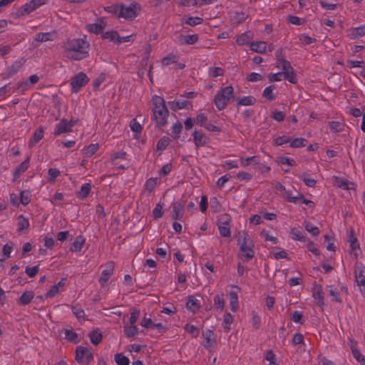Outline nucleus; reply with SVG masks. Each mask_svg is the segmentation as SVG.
<instances>
[{
    "label": "nucleus",
    "instance_id": "obj_1",
    "mask_svg": "<svg viewBox=\"0 0 365 365\" xmlns=\"http://www.w3.org/2000/svg\"><path fill=\"white\" fill-rule=\"evenodd\" d=\"M90 46L86 38H76L68 39L63 46V51L71 61H81L88 56Z\"/></svg>",
    "mask_w": 365,
    "mask_h": 365
},
{
    "label": "nucleus",
    "instance_id": "obj_2",
    "mask_svg": "<svg viewBox=\"0 0 365 365\" xmlns=\"http://www.w3.org/2000/svg\"><path fill=\"white\" fill-rule=\"evenodd\" d=\"M237 243L239 246L238 258L245 262L250 261L255 255V243L246 230L237 233Z\"/></svg>",
    "mask_w": 365,
    "mask_h": 365
},
{
    "label": "nucleus",
    "instance_id": "obj_3",
    "mask_svg": "<svg viewBox=\"0 0 365 365\" xmlns=\"http://www.w3.org/2000/svg\"><path fill=\"white\" fill-rule=\"evenodd\" d=\"M152 120L158 128L165 126L168 123L169 111L164 99L157 95L151 99Z\"/></svg>",
    "mask_w": 365,
    "mask_h": 365
},
{
    "label": "nucleus",
    "instance_id": "obj_4",
    "mask_svg": "<svg viewBox=\"0 0 365 365\" xmlns=\"http://www.w3.org/2000/svg\"><path fill=\"white\" fill-rule=\"evenodd\" d=\"M276 67L281 69L284 74V79L291 83H297V78L294 70L291 66V63L287 61L282 55V50L277 51L276 53Z\"/></svg>",
    "mask_w": 365,
    "mask_h": 365
},
{
    "label": "nucleus",
    "instance_id": "obj_5",
    "mask_svg": "<svg viewBox=\"0 0 365 365\" xmlns=\"http://www.w3.org/2000/svg\"><path fill=\"white\" fill-rule=\"evenodd\" d=\"M234 97V88L232 86H227L217 91L214 98V103L218 110H222L229 104L230 101Z\"/></svg>",
    "mask_w": 365,
    "mask_h": 365
},
{
    "label": "nucleus",
    "instance_id": "obj_6",
    "mask_svg": "<svg viewBox=\"0 0 365 365\" xmlns=\"http://www.w3.org/2000/svg\"><path fill=\"white\" fill-rule=\"evenodd\" d=\"M140 10L141 6L139 3L134 1L127 6L121 4L120 19L133 21L138 16Z\"/></svg>",
    "mask_w": 365,
    "mask_h": 365
},
{
    "label": "nucleus",
    "instance_id": "obj_7",
    "mask_svg": "<svg viewBox=\"0 0 365 365\" xmlns=\"http://www.w3.org/2000/svg\"><path fill=\"white\" fill-rule=\"evenodd\" d=\"M89 81V78L83 72H78L73 77L71 78L70 86L71 92L77 93L80 90L84 87Z\"/></svg>",
    "mask_w": 365,
    "mask_h": 365
},
{
    "label": "nucleus",
    "instance_id": "obj_8",
    "mask_svg": "<svg viewBox=\"0 0 365 365\" xmlns=\"http://www.w3.org/2000/svg\"><path fill=\"white\" fill-rule=\"evenodd\" d=\"M75 359L81 365H87L93 360V355L87 347L78 346L76 349Z\"/></svg>",
    "mask_w": 365,
    "mask_h": 365
},
{
    "label": "nucleus",
    "instance_id": "obj_9",
    "mask_svg": "<svg viewBox=\"0 0 365 365\" xmlns=\"http://www.w3.org/2000/svg\"><path fill=\"white\" fill-rule=\"evenodd\" d=\"M230 289L227 292V298L229 300L230 310L233 312H237L240 307L238 294L240 288L236 285H232Z\"/></svg>",
    "mask_w": 365,
    "mask_h": 365
},
{
    "label": "nucleus",
    "instance_id": "obj_10",
    "mask_svg": "<svg viewBox=\"0 0 365 365\" xmlns=\"http://www.w3.org/2000/svg\"><path fill=\"white\" fill-rule=\"evenodd\" d=\"M347 242L349 245L350 255L356 259L361 252L359 242L351 229L347 235Z\"/></svg>",
    "mask_w": 365,
    "mask_h": 365
},
{
    "label": "nucleus",
    "instance_id": "obj_11",
    "mask_svg": "<svg viewBox=\"0 0 365 365\" xmlns=\"http://www.w3.org/2000/svg\"><path fill=\"white\" fill-rule=\"evenodd\" d=\"M46 0H31L22 5L19 9V13L21 16L28 15L34 11L38 8L44 5Z\"/></svg>",
    "mask_w": 365,
    "mask_h": 365
},
{
    "label": "nucleus",
    "instance_id": "obj_12",
    "mask_svg": "<svg viewBox=\"0 0 365 365\" xmlns=\"http://www.w3.org/2000/svg\"><path fill=\"white\" fill-rule=\"evenodd\" d=\"M355 278L359 290L364 298L365 299V267H356L355 269Z\"/></svg>",
    "mask_w": 365,
    "mask_h": 365
},
{
    "label": "nucleus",
    "instance_id": "obj_13",
    "mask_svg": "<svg viewBox=\"0 0 365 365\" xmlns=\"http://www.w3.org/2000/svg\"><path fill=\"white\" fill-rule=\"evenodd\" d=\"M106 26V21L103 18H98L93 24H88L86 29L90 34H101Z\"/></svg>",
    "mask_w": 365,
    "mask_h": 365
},
{
    "label": "nucleus",
    "instance_id": "obj_14",
    "mask_svg": "<svg viewBox=\"0 0 365 365\" xmlns=\"http://www.w3.org/2000/svg\"><path fill=\"white\" fill-rule=\"evenodd\" d=\"M104 267L99 279V282L102 286H104L107 283L113 274L115 263L111 261L108 262L104 265Z\"/></svg>",
    "mask_w": 365,
    "mask_h": 365
},
{
    "label": "nucleus",
    "instance_id": "obj_15",
    "mask_svg": "<svg viewBox=\"0 0 365 365\" xmlns=\"http://www.w3.org/2000/svg\"><path fill=\"white\" fill-rule=\"evenodd\" d=\"M172 218L175 220H180L184 215L185 202L176 201L172 204Z\"/></svg>",
    "mask_w": 365,
    "mask_h": 365
},
{
    "label": "nucleus",
    "instance_id": "obj_16",
    "mask_svg": "<svg viewBox=\"0 0 365 365\" xmlns=\"http://www.w3.org/2000/svg\"><path fill=\"white\" fill-rule=\"evenodd\" d=\"M171 110L176 111L181 109L191 110L192 108V103L190 101L184 99H178L173 101L168 102Z\"/></svg>",
    "mask_w": 365,
    "mask_h": 365
},
{
    "label": "nucleus",
    "instance_id": "obj_17",
    "mask_svg": "<svg viewBox=\"0 0 365 365\" xmlns=\"http://www.w3.org/2000/svg\"><path fill=\"white\" fill-rule=\"evenodd\" d=\"M204 339L203 346L205 349H210L215 344V337L214 332L210 329H207L202 332Z\"/></svg>",
    "mask_w": 365,
    "mask_h": 365
},
{
    "label": "nucleus",
    "instance_id": "obj_18",
    "mask_svg": "<svg viewBox=\"0 0 365 365\" xmlns=\"http://www.w3.org/2000/svg\"><path fill=\"white\" fill-rule=\"evenodd\" d=\"M67 123V119L63 118L60 120V122L56 125L54 128L53 135L55 136H58L61 134L71 132V128Z\"/></svg>",
    "mask_w": 365,
    "mask_h": 365
},
{
    "label": "nucleus",
    "instance_id": "obj_19",
    "mask_svg": "<svg viewBox=\"0 0 365 365\" xmlns=\"http://www.w3.org/2000/svg\"><path fill=\"white\" fill-rule=\"evenodd\" d=\"M347 36L351 39H356L365 36V25H361L358 27H353L347 29Z\"/></svg>",
    "mask_w": 365,
    "mask_h": 365
},
{
    "label": "nucleus",
    "instance_id": "obj_20",
    "mask_svg": "<svg viewBox=\"0 0 365 365\" xmlns=\"http://www.w3.org/2000/svg\"><path fill=\"white\" fill-rule=\"evenodd\" d=\"M66 282V279H61L56 284L53 285L51 289L46 292V298H52L55 297L59 292L63 290V287Z\"/></svg>",
    "mask_w": 365,
    "mask_h": 365
},
{
    "label": "nucleus",
    "instance_id": "obj_21",
    "mask_svg": "<svg viewBox=\"0 0 365 365\" xmlns=\"http://www.w3.org/2000/svg\"><path fill=\"white\" fill-rule=\"evenodd\" d=\"M193 142L196 147H202L208 143L207 137L201 131L195 130L192 133Z\"/></svg>",
    "mask_w": 365,
    "mask_h": 365
},
{
    "label": "nucleus",
    "instance_id": "obj_22",
    "mask_svg": "<svg viewBox=\"0 0 365 365\" xmlns=\"http://www.w3.org/2000/svg\"><path fill=\"white\" fill-rule=\"evenodd\" d=\"M86 244V238L83 235H77L70 247V251L73 253L79 252L82 250Z\"/></svg>",
    "mask_w": 365,
    "mask_h": 365
},
{
    "label": "nucleus",
    "instance_id": "obj_23",
    "mask_svg": "<svg viewBox=\"0 0 365 365\" xmlns=\"http://www.w3.org/2000/svg\"><path fill=\"white\" fill-rule=\"evenodd\" d=\"M30 226L28 218L23 215H19L17 217V231L21 233H26L28 232Z\"/></svg>",
    "mask_w": 365,
    "mask_h": 365
},
{
    "label": "nucleus",
    "instance_id": "obj_24",
    "mask_svg": "<svg viewBox=\"0 0 365 365\" xmlns=\"http://www.w3.org/2000/svg\"><path fill=\"white\" fill-rule=\"evenodd\" d=\"M312 297L317 305L323 309L324 305V294L321 287H315L312 292Z\"/></svg>",
    "mask_w": 365,
    "mask_h": 365
},
{
    "label": "nucleus",
    "instance_id": "obj_25",
    "mask_svg": "<svg viewBox=\"0 0 365 365\" xmlns=\"http://www.w3.org/2000/svg\"><path fill=\"white\" fill-rule=\"evenodd\" d=\"M186 308L188 311L191 312L193 314H195L200 310V302L197 299L195 298L194 297H189L186 302Z\"/></svg>",
    "mask_w": 365,
    "mask_h": 365
},
{
    "label": "nucleus",
    "instance_id": "obj_26",
    "mask_svg": "<svg viewBox=\"0 0 365 365\" xmlns=\"http://www.w3.org/2000/svg\"><path fill=\"white\" fill-rule=\"evenodd\" d=\"M290 237L294 241L304 242L306 241V234L299 228L293 227L289 231Z\"/></svg>",
    "mask_w": 365,
    "mask_h": 365
},
{
    "label": "nucleus",
    "instance_id": "obj_27",
    "mask_svg": "<svg viewBox=\"0 0 365 365\" xmlns=\"http://www.w3.org/2000/svg\"><path fill=\"white\" fill-rule=\"evenodd\" d=\"M250 48L254 52L264 53L267 50V43L265 41H252L250 43Z\"/></svg>",
    "mask_w": 365,
    "mask_h": 365
},
{
    "label": "nucleus",
    "instance_id": "obj_28",
    "mask_svg": "<svg viewBox=\"0 0 365 365\" xmlns=\"http://www.w3.org/2000/svg\"><path fill=\"white\" fill-rule=\"evenodd\" d=\"M73 314L76 316L80 323L85 322L86 313L81 306L78 304H76L71 307Z\"/></svg>",
    "mask_w": 365,
    "mask_h": 365
},
{
    "label": "nucleus",
    "instance_id": "obj_29",
    "mask_svg": "<svg viewBox=\"0 0 365 365\" xmlns=\"http://www.w3.org/2000/svg\"><path fill=\"white\" fill-rule=\"evenodd\" d=\"M253 38V34L250 31L244 32L237 36L236 44L237 46H245L250 43Z\"/></svg>",
    "mask_w": 365,
    "mask_h": 365
},
{
    "label": "nucleus",
    "instance_id": "obj_30",
    "mask_svg": "<svg viewBox=\"0 0 365 365\" xmlns=\"http://www.w3.org/2000/svg\"><path fill=\"white\" fill-rule=\"evenodd\" d=\"M44 130L42 127H39L34 133L32 138L29 140L28 145L33 148L43 138Z\"/></svg>",
    "mask_w": 365,
    "mask_h": 365
},
{
    "label": "nucleus",
    "instance_id": "obj_31",
    "mask_svg": "<svg viewBox=\"0 0 365 365\" xmlns=\"http://www.w3.org/2000/svg\"><path fill=\"white\" fill-rule=\"evenodd\" d=\"M29 167V157L23 161L14 171V180H17Z\"/></svg>",
    "mask_w": 365,
    "mask_h": 365
},
{
    "label": "nucleus",
    "instance_id": "obj_32",
    "mask_svg": "<svg viewBox=\"0 0 365 365\" xmlns=\"http://www.w3.org/2000/svg\"><path fill=\"white\" fill-rule=\"evenodd\" d=\"M34 297V292L32 291L24 292L18 299V304L21 306L29 304Z\"/></svg>",
    "mask_w": 365,
    "mask_h": 365
},
{
    "label": "nucleus",
    "instance_id": "obj_33",
    "mask_svg": "<svg viewBox=\"0 0 365 365\" xmlns=\"http://www.w3.org/2000/svg\"><path fill=\"white\" fill-rule=\"evenodd\" d=\"M237 102L238 106H249L256 103V98L252 96H240L237 98Z\"/></svg>",
    "mask_w": 365,
    "mask_h": 365
},
{
    "label": "nucleus",
    "instance_id": "obj_34",
    "mask_svg": "<svg viewBox=\"0 0 365 365\" xmlns=\"http://www.w3.org/2000/svg\"><path fill=\"white\" fill-rule=\"evenodd\" d=\"M160 181L158 178H150L145 183V190L148 192L151 193L155 187L160 185Z\"/></svg>",
    "mask_w": 365,
    "mask_h": 365
},
{
    "label": "nucleus",
    "instance_id": "obj_35",
    "mask_svg": "<svg viewBox=\"0 0 365 365\" xmlns=\"http://www.w3.org/2000/svg\"><path fill=\"white\" fill-rule=\"evenodd\" d=\"M234 321V317L229 312H225L223 315L222 327L227 332L231 329V324Z\"/></svg>",
    "mask_w": 365,
    "mask_h": 365
},
{
    "label": "nucleus",
    "instance_id": "obj_36",
    "mask_svg": "<svg viewBox=\"0 0 365 365\" xmlns=\"http://www.w3.org/2000/svg\"><path fill=\"white\" fill-rule=\"evenodd\" d=\"M119 34L116 31H108L102 34L103 39L108 40L114 43L118 44Z\"/></svg>",
    "mask_w": 365,
    "mask_h": 365
},
{
    "label": "nucleus",
    "instance_id": "obj_37",
    "mask_svg": "<svg viewBox=\"0 0 365 365\" xmlns=\"http://www.w3.org/2000/svg\"><path fill=\"white\" fill-rule=\"evenodd\" d=\"M123 331L125 334V336L128 338L133 337L138 335V329L135 325L132 324H125L123 327Z\"/></svg>",
    "mask_w": 365,
    "mask_h": 365
},
{
    "label": "nucleus",
    "instance_id": "obj_38",
    "mask_svg": "<svg viewBox=\"0 0 365 365\" xmlns=\"http://www.w3.org/2000/svg\"><path fill=\"white\" fill-rule=\"evenodd\" d=\"M89 339L93 344L98 345L102 341L103 336L101 331L96 329L89 334Z\"/></svg>",
    "mask_w": 365,
    "mask_h": 365
},
{
    "label": "nucleus",
    "instance_id": "obj_39",
    "mask_svg": "<svg viewBox=\"0 0 365 365\" xmlns=\"http://www.w3.org/2000/svg\"><path fill=\"white\" fill-rule=\"evenodd\" d=\"M303 226L306 231H307L312 236H318L320 233L319 229L309 221L305 220L303 222Z\"/></svg>",
    "mask_w": 365,
    "mask_h": 365
},
{
    "label": "nucleus",
    "instance_id": "obj_40",
    "mask_svg": "<svg viewBox=\"0 0 365 365\" xmlns=\"http://www.w3.org/2000/svg\"><path fill=\"white\" fill-rule=\"evenodd\" d=\"M299 178L309 187H314L317 184V180L306 173L299 175Z\"/></svg>",
    "mask_w": 365,
    "mask_h": 365
},
{
    "label": "nucleus",
    "instance_id": "obj_41",
    "mask_svg": "<svg viewBox=\"0 0 365 365\" xmlns=\"http://www.w3.org/2000/svg\"><path fill=\"white\" fill-rule=\"evenodd\" d=\"M274 86L272 85L267 86L262 91L263 98H266L269 101L274 100L276 98V94L274 92Z\"/></svg>",
    "mask_w": 365,
    "mask_h": 365
},
{
    "label": "nucleus",
    "instance_id": "obj_42",
    "mask_svg": "<svg viewBox=\"0 0 365 365\" xmlns=\"http://www.w3.org/2000/svg\"><path fill=\"white\" fill-rule=\"evenodd\" d=\"M21 63L20 61H15L11 66H9L6 73L5 78H9L15 75L21 68Z\"/></svg>",
    "mask_w": 365,
    "mask_h": 365
},
{
    "label": "nucleus",
    "instance_id": "obj_43",
    "mask_svg": "<svg viewBox=\"0 0 365 365\" xmlns=\"http://www.w3.org/2000/svg\"><path fill=\"white\" fill-rule=\"evenodd\" d=\"M55 34L51 32L46 33H38L35 36V41L38 42H46L48 41H53L54 39Z\"/></svg>",
    "mask_w": 365,
    "mask_h": 365
},
{
    "label": "nucleus",
    "instance_id": "obj_44",
    "mask_svg": "<svg viewBox=\"0 0 365 365\" xmlns=\"http://www.w3.org/2000/svg\"><path fill=\"white\" fill-rule=\"evenodd\" d=\"M121 4H112L105 7V11L120 19Z\"/></svg>",
    "mask_w": 365,
    "mask_h": 365
},
{
    "label": "nucleus",
    "instance_id": "obj_45",
    "mask_svg": "<svg viewBox=\"0 0 365 365\" xmlns=\"http://www.w3.org/2000/svg\"><path fill=\"white\" fill-rule=\"evenodd\" d=\"M60 171L57 168H49L47 173L46 180L50 183H53L56 179L60 175Z\"/></svg>",
    "mask_w": 365,
    "mask_h": 365
},
{
    "label": "nucleus",
    "instance_id": "obj_46",
    "mask_svg": "<svg viewBox=\"0 0 365 365\" xmlns=\"http://www.w3.org/2000/svg\"><path fill=\"white\" fill-rule=\"evenodd\" d=\"M282 197L288 202L297 203L299 202L298 195L294 196L292 195V191L290 189H287L284 193H282Z\"/></svg>",
    "mask_w": 365,
    "mask_h": 365
},
{
    "label": "nucleus",
    "instance_id": "obj_47",
    "mask_svg": "<svg viewBox=\"0 0 365 365\" xmlns=\"http://www.w3.org/2000/svg\"><path fill=\"white\" fill-rule=\"evenodd\" d=\"M213 302L214 305L217 310H220V312L223 311L225 307V299L222 294L215 295L214 297Z\"/></svg>",
    "mask_w": 365,
    "mask_h": 365
},
{
    "label": "nucleus",
    "instance_id": "obj_48",
    "mask_svg": "<svg viewBox=\"0 0 365 365\" xmlns=\"http://www.w3.org/2000/svg\"><path fill=\"white\" fill-rule=\"evenodd\" d=\"M91 185L89 182L84 183L81 185V190L78 192V197L84 199L87 197L91 192Z\"/></svg>",
    "mask_w": 365,
    "mask_h": 365
},
{
    "label": "nucleus",
    "instance_id": "obj_49",
    "mask_svg": "<svg viewBox=\"0 0 365 365\" xmlns=\"http://www.w3.org/2000/svg\"><path fill=\"white\" fill-rule=\"evenodd\" d=\"M21 203L26 206L31 202V194L28 190H22L19 195Z\"/></svg>",
    "mask_w": 365,
    "mask_h": 365
},
{
    "label": "nucleus",
    "instance_id": "obj_50",
    "mask_svg": "<svg viewBox=\"0 0 365 365\" xmlns=\"http://www.w3.org/2000/svg\"><path fill=\"white\" fill-rule=\"evenodd\" d=\"M240 162L242 167H247L251 164L257 165L259 163L256 160V156L240 157Z\"/></svg>",
    "mask_w": 365,
    "mask_h": 365
},
{
    "label": "nucleus",
    "instance_id": "obj_51",
    "mask_svg": "<svg viewBox=\"0 0 365 365\" xmlns=\"http://www.w3.org/2000/svg\"><path fill=\"white\" fill-rule=\"evenodd\" d=\"M114 361L117 365H129V359L122 353H117L114 356Z\"/></svg>",
    "mask_w": 365,
    "mask_h": 365
},
{
    "label": "nucleus",
    "instance_id": "obj_52",
    "mask_svg": "<svg viewBox=\"0 0 365 365\" xmlns=\"http://www.w3.org/2000/svg\"><path fill=\"white\" fill-rule=\"evenodd\" d=\"M202 19L197 16H188L184 19L183 23L190 26H195L202 23Z\"/></svg>",
    "mask_w": 365,
    "mask_h": 365
},
{
    "label": "nucleus",
    "instance_id": "obj_53",
    "mask_svg": "<svg viewBox=\"0 0 365 365\" xmlns=\"http://www.w3.org/2000/svg\"><path fill=\"white\" fill-rule=\"evenodd\" d=\"M250 322L254 329H257L259 328L261 323V317L257 312L252 311L251 312Z\"/></svg>",
    "mask_w": 365,
    "mask_h": 365
},
{
    "label": "nucleus",
    "instance_id": "obj_54",
    "mask_svg": "<svg viewBox=\"0 0 365 365\" xmlns=\"http://www.w3.org/2000/svg\"><path fill=\"white\" fill-rule=\"evenodd\" d=\"M328 127L334 133H339L344 129V124L339 121H329Z\"/></svg>",
    "mask_w": 365,
    "mask_h": 365
},
{
    "label": "nucleus",
    "instance_id": "obj_55",
    "mask_svg": "<svg viewBox=\"0 0 365 365\" xmlns=\"http://www.w3.org/2000/svg\"><path fill=\"white\" fill-rule=\"evenodd\" d=\"M98 143H91L85 148V155L86 157H91L94 155L99 150Z\"/></svg>",
    "mask_w": 365,
    "mask_h": 365
},
{
    "label": "nucleus",
    "instance_id": "obj_56",
    "mask_svg": "<svg viewBox=\"0 0 365 365\" xmlns=\"http://www.w3.org/2000/svg\"><path fill=\"white\" fill-rule=\"evenodd\" d=\"M225 71L221 67H210L208 70V74L212 78H217L219 76H222L224 75Z\"/></svg>",
    "mask_w": 365,
    "mask_h": 365
},
{
    "label": "nucleus",
    "instance_id": "obj_57",
    "mask_svg": "<svg viewBox=\"0 0 365 365\" xmlns=\"http://www.w3.org/2000/svg\"><path fill=\"white\" fill-rule=\"evenodd\" d=\"M260 236L262 238H263L265 241L271 242L272 244L275 245L277 243V238L272 235V234L265 230H263L261 232Z\"/></svg>",
    "mask_w": 365,
    "mask_h": 365
},
{
    "label": "nucleus",
    "instance_id": "obj_58",
    "mask_svg": "<svg viewBox=\"0 0 365 365\" xmlns=\"http://www.w3.org/2000/svg\"><path fill=\"white\" fill-rule=\"evenodd\" d=\"M277 163L281 165H285L291 167L296 165V161L294 159L286 156L278 157Z\"/></svg>",
    "mask_w": 365,
    "mask_h": 365
},
{
    "label": "nucleus",
    "instance_id": "obj_59",
    "mask_svg": "<svg viewBox=\"0 0 365 365\" xmlns=\"http://www.w3.org/2000/svg\"><path fill=\"white\" fill-rule=\"evenodd\" d=\"M184 329L187 333L192 334L193 337L198 336L200 334L199 329L193 324H186L184 327Z\"/></svg>",
    "mask_w": 365,
    "mask_h": 365
},
{
    "label": "nucleus",
    "instance_id": "obj_60",
    "mask_svg": "<svg viewBox=\"0 0 365 365\" xmlns=\"http://www.w3.org/2000/svg\"><path fill=\"white\" fill-rule=\"evenodd\" d=\"M195 123L201 127H205L207 124V117L204 113H197L195 120Z\"/></svg>",
    "mask_w": 365,
    "mask_h": 365
},
{
    "label": "nucleus",
    "instance_id": "obj_61",
    "mask_svg": "<svg viewBox=\"0 0 365 365\" xmlns=\"http://www.w3.org/2000/svg\"><path fill=\"white\" fill-rule=\"evenodd\" d=\"M306 139L302 138H296L292 140H290V147L294 148H299L305 146Z\"/></svg>",
    "mask_w": 365,
    "mask_h": 365
},
{
    "label": "nucleus",
    "instance_id": "obj_62",
    "mask_svg": "<svg viewBox=\"0 0 365 365\" xmlns=\"http://www.w3.org/2000/svg\"><path fill=\"white\" fill-rule=\"evenodd\" d=\"M210 208L215 213L219 212L221 209V205L216 197H212L210 200Z\"/></svg>",
    "mask_w": 365,
    "mask_h": 365
},
{
    "label": "nucleus",
    "instance_id": "obj_63",
    "mask_svg": "<svg viewBox=\"0 0 365 365\" xmlns=\"http://www.w3.org/2000/svg\"><path fill=\"white\" fill-rule=\"evenodd\" d=\"M329 295L332 297V300L336 302H340L341 298H340V292L338 290L337 288L330 286L329 289Z\"/></svg>",
    "mask_w": 365,
    "mask_h": 365
},
{
    "label": "nucleus",
    "instance_id": "obj_64",
    "mask_svg": "<svg viewBox=\"0 0 365 365\" xmlns=\"http://www.w3.org/2000/svg\"><path fill=\"white\" fill-rule=\"evenodd\" d=\"M65 338L72 342H77V334L73 329H66L64 331Z\"/></svg>",
    "mask_w": 365,
    "mask_h": 365
}]
</instances>
